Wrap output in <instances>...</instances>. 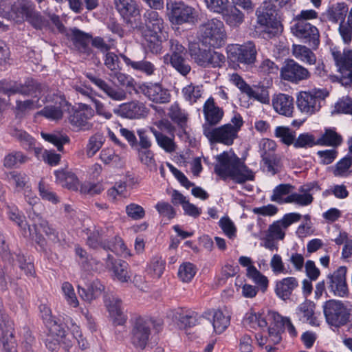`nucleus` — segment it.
Segmentation results:
<instances>
[{
  "label": "nucleus",
  "mask_w": 352,
  "mask_h": 352,
  "mask_svg": "<svg viewBox=\"0 0 352 352\" xmlns=\"http://www.w3.org/2000/svg\"><path fill=\"white\" fill-rule=\"evenodd\" d=\"M116 9L126 23L133 29L142 28L140 10L133 0H114Z\"/></svg>",
  "instance_id": "9"
},
{
  "label": "nucleus",
  "mask_w": 352,
  "mask_h": 352,
  "mask_svg": "<svg viewBox=\"0 0 352 352\" xmlns=\"http://www.w3.org/2000/svg\"><path fill=\"white\" fill-rule=\"evenodd\" d=\"M293 23L294 24L291 26L292 33L310 47L316 49L320 43V34L318 28L310 23Z\"/></svg>",
  "instance_id": "11"
},
{
  "label": "nucleus",
  "mask_w": 352,
  "mask_h": 352,
  "mask_svg": "<svg viewBox=\"0 0 352 352\" xmlns=\"http://www.w3.org/2000/svg\"><path fill=\"white\" fill-rule=\"evenodd\" d=\"M281 77L287 81L298 83L300 81L309 79L311 73L303 66L292 59H288L280 69Z\"/></svg>",
  "instance_id": "16"
},
{
  "label": "nucleus",
  "mask_w": 352,
  "mask_h": 352,
  "mask_svg": "<svg viewBox=\"0 0 352 352\" xmlns=\"http://www.w3.org/2000/svg\"><path fill=\"white\" fill-rule=\"evenodd\" d=\"M315 304L311 300H305L299 305L296 309V315L303 323L311 326H319V321L315 313Z\"/></svg>",
  "instance_id": "29"
},
{
  "label": "nucleus",
  "mask_w": 352,
  "mask_h": 352,
  "mask_svg": "<svg viewBox=\"0 0 352 352\" xmlns=\"http://www.w3.org/2000/svg\"><path fill=\"white\" fill-rule=\"evenodd\" d=\"M106 267L112 270L114 276L122 283H126L131 278L129 265L124 261H116L113 256L108 254L105 258Z\"/></svg>",
  "instance_id": "23"
},
{
  "label": "nucleus",
  "mask_w": 352,
  "mask_h": 352,
  "mask_svg": "<svg viewBox=\"0 0 352 352\" xmlns=\"http://www.w3.org/2000/svg\"><path fill=\"white\" fill-rule=\"evenodd\" d=\"M28 217L33 222L35 232H36V229L39 227L53 242L58 243L60 241L58 232L49 225L48 221L43 218L42 212H38L36 210L30 211Z\"/></svg>",
  "instance_id": "25"
},
{
  "label": "nucleus",
  "mask_w": 352,
  "mask_h": 352,
  "mask_svg": "<svg viewBox=\"0 0 352 352\" xmlns=\"http://www.w3.org/2000/svg\"><path fill=\"white\" fill-rule=\"evenodd\" d=\"M170 47V54L164 56L165 62L170 60L177 57L186 56L187 51L186 48L177 40L170 39L168 41Z\"/></svg>",
  "instance_id": "52"
},
{
  "label": "nucleus",
  "mask_w": 352,
  "mask_h": 352,
  "mask_svg": "<svg viewBox=\"0 0 352 352\" xmlns=\"http://www.w3.org/2000/svg\"><path fill=\"white\" fill-rule=\"evenodd\" d=\"M29 82L36 85V88L34 91V94L28 95L32 96L31 99L24 101L16 100L14 113L18 118H23L29 111L39 109L43 105V102L41 100L44 94L47 93V87L33 80H29Z\"/></svg>",
  "instance_id": "7"
},
{
  "label": "nucleus",
  "mask_w": 352,
  "mask_h": 352,
  "mask_svg": "<svg viewBox=\"0 0 352 352\" xmlns=\"http://www.w3.org/2000/svg\"><path fill=\"white\" fill-rule=\"evenodd\" d=\"M42 138L47 142L54 144L60 152H63V145L69 144V137L63 133L55 131L52 133H41Z\"/></svg>",
  "instance_id": "43"
},
{
  "label": "nucleus",
  "mask_w": 352,
  "mask_h": 352,
  "mask_svg": "<svg viewBox=\"0 0 352 352\" xmlns=\"http://www.w3.org/2000/svg\"><path fill=\"white\" fill-rule=\"evenodd\" d=\"M298 287V281L294 277L284 278L276 283L275 293L283 300L290 298L293 292Z\"/></svg>",
  "instance_id": "31"
},
{
  "label": "nucleus",
  "mask_w": 352,
  "mask_h": 352,
  "mask_svg": "<svg viewBox=\"0 0 352 352\" xmlns=\"http://www.w3.org/2000/svg\"><path fill=\"white\" fill-rule=\"evenodd\" d=\"M12 323L3 314L0 304V342L6 352H16V344L13 337Z\"/></svg>",
  "instance_id": "17"
},
{
  "label": "nucleus",
  "mask_w": 352,
  "mask_h": 352,
  "mask_svg": "<svg viewBox=\"0 0 352 352\" xmlns=\"http://www.w3.org/2000/svg\"><path fill=\"white\" fill-rule=\"evenodd\" d=\"M140 162L150 169L156 170V162L154 153L151 148H135Z\"/></svg>",
  "instance_id": "54"
},
{
  "label": "nucleus",
  "mask_w": 352,
  "mask_h": 352,
  "mask_svg": "<svg viewBox=\"0 0 352 352\" xmlns=\"http://www.w3.org/2000/svg\"><path fill=\"white\" fill-rule=\"evenodd\" d=\"M210 50V49H201L195 44L190 47L189 53L190 57L198 65L208 67Z\"/></svg>",
  "instance_id": "41"
},
{
  "label": "nucleus",
  "mask_w": 352,
  "mask_h": 352,
  "mask_svg": "<svg viewBox=\"0 0 352 352\" xmlns=\"http://www.w3.org/2000/svg\"><path fill=\"white\" fill-rule=\"evenodd\" d=\"M92 36L77 28L72 30L71 40L76 50L85 57L94 56V50L89 46Z\"/></svg>",
  "instance_id": "22"
},
{
  "label": "nucleus",
  "mask_w": 352,
  "mask_h": 352,
  "mask_svg": "<svg viewBox=\"0 0 352 352\" xmlns=\"http://www.w3.org/2000/svg\"><path fill=\"white\" fill-rule=\"evenodd\" d=\"M168 116L181 126L185 125L188 120V114L180 108L177 103H174L169 108Z\"/></svg>",
  "instance_id": "51"
},
{
  "label": "nucleus",
  "mask_w": 352,
  "mask_h": 352,
  "mask_svg": "<svg viewBox=\"0 0 352 352\" xmlns=\"http://www.w3.org/2000/svg\"><path fill=\"white\" fill-rule=\"evenodd\" d=\"M199 33L203 43L213 47L222 46L226 39L224 24L217 19H210L201 25Z\"/></svg>",
  "instance_id": "4"
},
{
  "label": "nucleus",
  "mask_w": 352,
  "mask_h": 352,
  "mask_svg": "<svg viewBox=\"0 0 352 352\" xmlns=\"http://www.w3.org/2000/svg\"><path fill=\"white\" fill-rule=\"evenodd\" d=\"M12 259L18 263L20 269L23 270L27 276H34L35 274L34 264L31 261H28L21 251L14 253Z\"/></svg>",
  "instance_id": "55"
},
{
  "label": "nucleus",
  "mask_w": 352,
  "mask_h": 352,
  "mask_svg": "<svg viewBox=\"0 0 352 352\" xmlns=\"http://www.w3.org/2000/svg\"><path fill=\"white\" fill-rule=\"evenodd\" d=\"M341 135L334 129H326L324 133L316 140L317 145L331 146L336 148L342 143Z\"/></svg>",
  "instance_id": "39"
},
{
  "label": "nucleus",
  "mask_w": 352,
  "mask_h": 352,
  "mask_svg": "<svg viewBox=\"0 0 352 352\" xmlns=\"http://www.w3.org/2000/svg\"><path fill=\"white\" fill-rule=\"evenodd\" d=\"M94 115L95 111L89 105L80 103L78 109L69 116V122L78 130L89 131L94 126L91 120Z\"/></svg>",
  "instance_id": "15"
},
{
  "label": "nucleus",
  "mask_w": 352,
  "mask_h": 352,
  "mask_svg": "<svg viewBox=\"0 0 352 352\" xmlns=\"http://www.w3.org/2000/svg\"><path fill=\"white\" fill-rule=\"evenodd\" d=\"M150 131L155 136L157 145L166 153H171L176 151L177 145L174 141V137H168L153 127H151Z\"/></svg>",
  "instance_id": "40"
},
{
  "label": "nucleus",
  "mask_w": 352,
  "mask_h": 352,
  "mask_svg": "<svg viewBox=\"0 0 352 352\" xmlns=\"http://www.w3.org/2000/svg\"><path fill=\"white\" fill-rule=\"evenodd\" d=\"M8 214L9 219L21 230L23 235H32L30 226L28 225L25 217L19 212L18 209H9Z\"/></svg>",
  "instance_id": "46"
},
{
  "label": "nucleus",
  "mask_w": 352,
  "mask_h": 352,
  "mask_svg": "<svg viewBox=\"0 0 352 352\" xmlns=\"http://www.w3.org/2000/svg\"><path fill=\"white\" fill-rule=\"evenodd\" d=\"M331 54L336 62L338 71L342 74L340 78L341 84L344 87H351L352 85V52L351 50H344L343 53L336 50L331 49Z\"/></svg>",
  "instance_id": "12"
},
{
  "label": "nucleus",
  "mask_w": 352,
  "mask_h": 352,
  "mask_svg": "<svg viewBox=\"0 0 352 352\" xmlns=\"http://www.w3.org/2000/svg\"><path fill=\"white\" fill-rule=\"evenodd\" d=\"M104 139L102 134L96 133L91 136L87 146L86 153L88 157H93L102 147Z\"/></svg>",
  "instance_id": "56"
},
{
  "label": "nucleus",
  "mask_w": 352,
  "mask_h": 352,
  "mask_svg": "<svg viewBox=\"0 0 352 352\" xmlns=\"http://www.w3.org/2000/svg\"><path fill=\"white\" fill-rule=\"evenodd\" d=\"M292 51L294 56L300 60L309 65L316 63V57L307 47L301 45H294Z\"/></svg>",
  "instance_id": "44"
},
{
  "label": "nucleus",
  "mask_w": 352,
  "mask_h": 352,
  "mask_svg": "<svg viewBox=\"0 0 352 352\" xmlns=\"http://www.w3.org/2000/svg\"><path fill=\"white\" fill-rule=\"evenodd\" d=\"M169 62L171 66L183 76H186L191 71V66L185 56L175 58Z\"/></svg>",
  "instance_id": "58"
},
{
  "label": "nucleus",
  "mask_w": 352,
  "mask_h": 352,
  "mask_svg": "<svg viewBox=\"0 0 352 352\" xmlns=\"http://www.w3.org/2000/svg\"><path fill=\"white\" fill-rule=\"evenodd\" d=\"M36 85L26 81L25 84H16L6 80H0V93L10 96L20 94L21 95H30L34 94Z\"/></svg>",
  "instance_id": "24"
},
{
  "label": "nucleus",
  "mask_w": 352,
  "mask_h": 352,
  "mask_svg": "<svg viewBox=\"0 0 352 352\" xmlns=\"http://www.w3.org/2000/svg\"><path fill=\"white\" fill-rule=\"evenodd\" d=\"M184 98L190 103L196 102L201 96V87L192 83L184 87L182 89Z\"/></svg>",
  "instance_id": "60"
},
{
  "label": "nucleus",
  "mask_w": 352,
  "mask_h": 352,
  "mask_svg": "<svg viewBox=\"0 0 352 352\" xmlns=\"http://www.w3.org/2000/svg\"><path fill=\"white\" fill-rule=\"evenodd\" d=\"M275 136L287 145L293 144L295 140V133L289 128L285 126H277L275 129Z\"/></svg>",
  "instance_id": "64"
},
{
  "label": "nucleus",
  "mask_w": 352,
  "mask_h": 352,
  "mask_svg": "<svg viewBox=\"0 0 352 352\" xmlns=\"http://www.w3.org/2000/svg\"><path fill=\"white\" fill-rule=\"evenodd\" d=\"M145 28L142 26V34H160L164 28V20L158 12L154 10H147L144 14Z\"/></svg>",
  "instance_id": "26"
},
{
  "label": "nucleus",
  "mask_w": 352,
  "mask_h": 352,
  "mask_svg": "<svg viewBox=\"0 0 352 352\" xmlns=\"http://www.w3.org/2000/svg\"><path fill=\"white\" fill-rule=\"evenodd\" d=\"M352 165V156L346 155L337 162L333 170V175L336 177H344L347 175V171Z\"/></svg>",
  "instance_id": "62"
},
{
  "label": "nucleus",
  "mask_w": 352,
  "mask_h": 352,
  "mask_svg": "<svg viewBox=\"0 0 352 352\" xmlns=\"http://www.w3.org/2000/svg\"><path fill=\"white\" fill-rule=\"evenodd\" d=\"M274 6L270 2H264L256 12L257 23L266 29H272V32L276 33L280 27V22L274 14Z\"/></svg>",
  "instance_id": "18"
},
{
  "label": "nucleus",
  "mask_w": 352,
  "mask_h": 352,
  "mask_svg": "<svg viewBox=\"0 0 352 352\" xmlns=\"http://www.w3.org/2000/svg\"><path fill=\"white\" fill-rule=\"evenodd\" d=\"M138 88L142 94L154 102L166 103L170 101V94L168 90L159 83L142 84Z\"/></svg>",
  "instance_id": "21"
},
{
  "label": "nucleus",
  "mask_w": 352,
  "mask_h": 352,
  "mask_svg": "<svg viewBox=\"0 0 352 352\" xmlns=\"http://www.w3.org/2000/svg\"><path fill=\"white\" fill-rule=\"evenodd\" d=\"M230 316L221 310H216L213 314L212 326L216 333H223L230 324Z\"/></svg>",
  "instance_id": "48"
},
{
  "label": "nucleus",
  "mask_w": 352,
  "mask_h": 352,
  "mask_svg": "<svg viewBox=\"0 0 352 352\" xmlns=\"http://www.w3.org/2000/svg\"><path fill=\"white\" fill-rule=\"evenodd\" d=\"M166 16L172 25L195 23L198 14L195 8L186 5L182 1L166 0Z\"/></svg>",
  "instance_id": "3"
},
{
  "label": "nucleus",
  "mask_w": 352,
  "mask_h": 352,
  "mask_svg": "<svg viewBox=\"0 0 352 352\" xmlns=\"http://www.w3.org/2000/svg\"><path fill=\"white\" fill-rule=\"evenodd\" d=\"M272 106L280 115L292 117L294 110V98L289 95L279 94L273 97Z\"/></svg>",
  "instance_id": "28"
},
{
  "label": "nucleus",
  "mask_w": 352,
  "mask_h": 352,
  "mask_svg": "<svg viewBox=\"0 0 352 352\" xmlns=\"http://www.w3.org/2000/svg\"><path fill=\"white\" fill-rule=\"evenodd\" d=\"M153 321L143 318H137L133 324L131 331V340L132 344L138 349L143 350L147 346L151 334Z\"/></svg>",
  "instance_id": "8"
},
{
  "label": "nucleus",
  "mask_w": 352,
  "mask_h": 352,
  "mask_svg": "<svg viewBox=\"0 0 352 352\" xmlns=\"http://www.w3.org/2000/svg\"><path fill=\"white\" fill-rule=\"evenodd\" d=\"M148 109L145 104L137 100L122 103L113 109V113L122 118L139 119L146 116Z\"/></svg>",
  "instance_id": "20"
},
{
  "label": "nucleus",
  "mask_w": 352,
  "mask_h": 352,
  "mask_svg": "<svg viewBox=\"0 0 352 352\" xmlns=\"http://www.w3.org/2000/svg\"><path fill=\"white\" fill-rule=\"evenodd\" d=\"M146 47L153 54H158L162 51V40L160 34H142Z\"/></svg>",
  "instance_id": "50"
},
{
  "label": "nucleus",
  "mask_w": 352,
  "mask_h": 352,
  "mask_svg": "<svg viewBox=\"0 0 352 352\" xmlns=\"http://www.w3.org/2000/svg\"><path fill=\"white\" fill-rule=\"evenodd\" d=\"M78 294L80 298L85 301L91 302L98 298L104 290V286L98 280H94L87 289L78 285Z\"/></svg>",
  "instance_id": "35"
},
{
  "label": "nucleus",
  "mask_w": 352,
  "mask_h": 352,
  "mask_svg": "<svg viewBox=\"0 0 352 352\" xmlns=\"http://www.w3.org/2000/svg\"><path fill=\"white\" fill-rule=\"evenodd\" d=\"M294 189V187L289 184H282L277 186L273 190V194L270 197L272 201H275L279 204L287 203L285 195H291L290 192Z\"/></svg>",
  "instance_id": "49"
},
{
  "label": "nucleus",
  "mask_w": 352,
  "mask_h": 352,
  "mask_svg": "<svg viewBox=\"0 0 352 352\" xmlns=\"http://www.w3.org/2000/svg\"><path fill=\"white\" fill-rule=\"evenodd\" d=\"M28 157L21 151H14L6 155L3 160L5 167L11 168L17 166L18 164H24Z\"/></svg>",
  "instance_id": "53"
},
{
  "label": "nucleus",
  "mask_w": 352,
  "mask_h": 352,
  "mask_svg": "<svg viewBox=\"0 0 352 352\" xmlns=\"http://www.w3.org/2000/svg\"><path fill=\"white\" fill-rule=\"evenodd\" d=\"M173 318L180 329H186L197 324L198 314L190 310L178 308L174 310Z\"/></svg>",
  "instance_id": "32"
},
{
  "label": "nucleus",
  "mask_w": 352,
  "mask_h": 352,
  "mask_svg": "<svg viewBox=\"0 0 352 352\" xmlns=\"http://www.w3.org/2000/svg\"><path fill=\"white\" fill-rule=\"evenodd\" d=\"M247 276L259 285L263 292L267 289L268 286L267 278L262 274L254 266L247 268Z\"/></svg>",
  "instance_id": "57"
},
{
  "label": "nucleus",
  "mask_w": 352,
  "mask_h": 352,
  "mask_svg": "<svg viewBox=\"0 0 352 352\" xmlns=\"http://www.w3.org/2000/svg\"><path fill=\"white\" fill-rule=\"evenodd\" d=\"M57 181L61 186L69 189H76L78 184V179L76 175L69 171L63 170H56L55 172Z\"/></svg>",
  "instance_id": "47"
},
{
  "label": "nucleus",
  "mask_w": 352,
  "mask_h": 352,
  "mask_svg": "<svg viewBox=\"0 0 352 352\" xmlns=\"http://www.w3.org/2000/svg\"><path fill=\"white\" fill-rule=\"evenodd\" d=\"M165 262L161 257H153L148 268L149 274L155 278H160L164 272Z\"/></svg>",
  "instance_id": "63"
},
{
  "label": "nucleus",
  "mask_w": 352,
  "mask_h": 352,
  "mask_svg": "<svg viewBox=\"0 0 352 352\" xmlns=\"http://www.w3.org/2000/svg\"><path fill=\"white\" fill-rule=\"evenodd\" d=\"M7 179L10 184L14 185L16 188H24L28 182V176L22 173L12 171L7 174Z\"/></svg>",
  "instance_id": "59"
},
{
  "label": "nucleus",
  "mask_w": 352,
  "mask_h": 352,
  "mask_svg": "<svg viewBox=\"0 0 352 352\" xmlns=\"http://www.w3.org/2000/svg\"><path fill=\"white\" fill-rule=\"evenodd\" d=\"M300 191L302 194L292 193L287 196L285 200L287 203H294L302 206L311 204L314 198L311 194L308 193L310 191V188L300 187Z\"/></svg>",
  "instance_id": "45"
},
{
  "label": "nucleus",
  "mask_w": 352,
  "mask_h": 352,
  "mask_svg": "<svg viewBox=\"0 0 352 352\" xmlns=\"http://www.w3.org/2000/svg\"><path fill=\"white\" fill-rule=\"evenodd\" d=\"M104 302L109 314L113 318L115 323L118 325H122L126 322V318L122 310L121 300L114 296H111L107 297Z\"/></svg>",
  "instance_id": "33"
},
{
  "label": "nucleus",
  "mask_w": 352,
  "mask_h": 352,
  "mask_svg": "<svg viewBox=\"0 0 352 352\" xmlns=\"http://www.w3.org/2000/svg\"><path fill=\"white\" fill-rule=\"evenodd\" d=\"M243 124L242 117L236 113L231 119V122L219 127H210L203 124L204 135L212 142H219L228 146L232 145L237 133Z\"/></svg>",
  "instance_id": "2"
},
{
  "label": "nucleus",
  "mask_w": 352,
  "mask_h": 352,
  "mask_svg": "<svg viewBox=\"0 0 352 352\" xmlns=\"http://www.w3.org/2000/svg\"><path fill=\"white\" fill-rule=\"evenodd\" d=\"M347 268L344 266L339 267L333 273L327 276V289L335 296L346 297L349 294L346 284Z\"/></svg>",
  "instance_id": "14"
},
{
  "label": "nucleus",
  "mask_w": 352,
  "mask_h": 352,
  "mask_svg": "<svg viewBox=\"0 0 352 352\" xmlns=\"http://www.w3.org/2000/svg\"><path fill=\"white\" fill-rule=\"evenodd\" d=\"M214 173L223 180L243 184L254 179V173L234 153L223 152L216 157Z\"/></svg>",
  "instance_id": "1"
},
{
  "label": "nucleus",
  "mask_w": 352,
  "mask_h": 352,
  "mask_svg": "<svg viewBox=\"0 0 352 352\" xmlns=\"http://www.w3.org/2000/svg\"><path fill=\"white\" fill-rule=\"evenodd\" d=\"M323 308L327 322L329 324L340 327L349 321L350 313L341 302L334 300H328Z\"/></svg>",
  "instance_id": "10"
},
{
  "label": "nucleus",
  "mask_w": 352,
  "mask_h": 352,
  "mask_svg": "<svg viewBox=\"0 0 352 352\" xmlns=\"http://www.w3.org/2000/svg\"><path fill=\"white\" fill-rule=\"evenodd\" d=\"M86 76L111 100L120 102L127 98V93L123 88L117 85H112L104 80L91 74H87Z\"/></svg>",
  "instance_id": "19"
},
{
  "label": "nucleus",
  "mask_w": 352,
  "mask_h": 352,
  "mask_svg": "<svg viewBox=\"0 0 352 352\" xmlns=\"http://www.w3.org/2000/svg\"><path fill=\"white\" fill-rule=\"evenodd\" d=\"M41 101L52 104L46 105L43 109L37 112V115L42 116L52 121L60 120L63 117L68 102L63 94L60 93L49 92L44 94Z\"/></svg>",
  "instance_id": "5"
},
{
  "label": "nucleus",
  "mask_w": 352,
  "mask_h": 352,
  "mask_svg": "<svg viewBox=\"0 0 352 352\" xmlns=\"http://www.w3.org/2000/svg\"><path fill=\"white\" fill-rule=\"evenodd\" d=\"M223 20L230 27H239L244 20L243 13L235 6H228L223 12H220Z\"/></svg>",
  "instance_id": "38"
},
{
  "label": "nucleus",
  "mask_w": 352,
  "mask_h": 352,
  "mask_svg": "<svg viewBox=\"0 0 352 352\" xmlns=\"http://www.w3.org/2000/svg\"><path fill=\"white\" fill-rule=\"evenodd\" d=\"M120 56L126 65L130 66L134 70L144 73L147 76L153 75L156 71L155 64L146 59L132 60L124 54H120Z\"/></svg>",
  "instance_id": "36"
},
{
  "label": "nucleus",
  "mask_w": 352,
  "mask_h": 352,
  "mask_svg": "<svg viewBox=\"0 0 352 352\" xmlns=\"http://www.w3.org/2000/svg\"><path fill=\"white\" fill-rule=\"evenodd\" d=\"M230 80L239 89L241 93L246 94L250 98L256 99L263 103L268 102L269 98L267 95L255 91L238 74L234 73L230 75Z\"/></svg>",
  "instance_id": "30"
},
{
  "label": "nucleus",
  "mask_w": 352,
  "mask_h": 352,
  "mask_svg": "<svg viewBox=\"0 0 352 352\" xmlns=\"http://www.w3.org/2000/svg\"><path fill=\"white\" fill-rule=\"evenodd\" d=\"M41 318L50 331L59 335L63 334V324L52 316L50 307L46 305H41L39 307Z\"/></svg>",
  "instance_id": "37"
},
{
  "label": "nucleus",
  "mask_w": 352,
  "mask_h": 352,
  "mask_svg": "<svg viewBox=\"0 0 352 352\" xmlns=\"http://www.w3.org/2000/svg\"><path fill=\"white\" fill-rule=\"evenodd\" d=\"M228 58L233 63L252 65L256 60L257 50L252 41L231 44L227 47Z\"/></svg>",
  "instance_id": "6"
},
{
  "label": "nucleus",
  "mask_w": 352,
  "mask_h": 352,
  "mask_svg": "<svg viewBox=\"0 0 352 352\" xmlns=\"http://www.w3.org/2000/svg\"><path fill=\"white\" fill-rule=\"evenodd\" d=\"M348 6L345 3H338L330 7L326 12L329 21L337 23L338 21H344L348 12Z\"/></svg>",
  "instance_id": "42"
},
{
  "label": "nucleus",
  "mask_w": 352,
  "mask_h": 352,
  "mask_svg": "<svg viewBox=\"0 0 352 352\" xmlns=\"http://www.w3.org/2000/svg\"><path fill=\"white\" fill-rule=\"evenodd\" d=\"M35 10V6L31 0H20L14 3L11 7V12L19 22H22L31 16Z\"/></svg>",
  "instance_id": "34"
},
{
  "label": "nucleus",
  "mask_w": 352,
  "mask_h": 352,
  "mask_svg": "<svg viewBox=\"0 0 352 352\" xmlns=\"http://www.w3.org/2000/svg\"><path fill=\"white\" fill-rule=\"evenodd\" d=\"M196 268L195 265L189 262L182 264L178 270V276L183 282H189L195 276Z\"/></svg>",
  "instance_id": "61"
},
{
  "label": "nucleus",
  "mask_w": 352,
  "mask_h": 352,
  "mask_svg": "<svg viewBox=\"0 0 352 352\" xmlns=\"http://www.w3.org/2000/svg\"><path fill=\"white\" fill-rule=\"evenodd\" d=\"M325 96L321 90L314 92L301 91L297 97V107L302 113L312 115L320 110L321 101Z\"/></svg>",
  "instance_id": "13"
},
{
  "label": "nucleus",
  "mask_w": 352,
  "mask_h": 352,
  "mask_svg": "<svg viewBox=\"0 0 352 352\" xmlns=\"http://www.w3.org/2000/svg\"><path fill=\"white\" fill-rule=\"evenodd\" d=\"M203 112L206 119V123L210 127L218 124L221 120L224 112L223 109L215 104L213 98H209L203 107Z\"/></svg>",
  "instance_id": "27"
}]
</instances>
